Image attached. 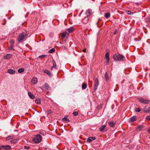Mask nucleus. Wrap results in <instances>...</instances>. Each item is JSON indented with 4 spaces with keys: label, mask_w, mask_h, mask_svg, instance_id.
<instances>
[{
    "label": "nucleus",
    "mask_w": 150,
    "mask_h": 150,
    "mask_svg": "<svg viewBox=\"0 0 150 150\" xmlns=\"http://www.w3.org/2000/svg\"><path fill=\"white\" fill-rule=\"evenodd\" d=\"M1 147L5 150H9L11 148V146L9 145L2 146Z\"/></svg>",
    "instance_id": "11"
},
{
    "label": "nucleus",
    "mask_w": 150,
    "mask_h": 150,
    "mask_svg": "<svg viewBox=\"0 0 150 150\" xmlns=\"http://www.w3.org/2000/svg\"><path fill=\"white\" fill-rule=\"evenodd\" d=\"M28 34L26 32H23L21 33L19 35L18 40V42L25 39L28 37Z\"/></svg>",
    "instance_id": "1"
},
{
    "label": "nucleus",
    "mask_w": 150,
    "mask_h": 150,
    "mask_svg": "<svg viewBox=\"0 0 150 150\" xmlns=\"http://www.w3.org/2000/svg\"><path fill=\"white\" fill-rule=\"evenodd\" d=\"M91 138L92 139V140H94L96 139V138L95 137H91Z\"/></svg>",
    "instance_id": "44"
},
{
    "label": "nucleus",
    "mask_w": 150,
    "mask_h": 150,
    "mask_svg": "<svg viewBox=\"0 0 150 150\" xmlns=\"http://www.w3.org/2000/svg\"><path fill=\"white\" fill-rule=\"evenodd\" d=\"M92 13V10L91 9H88L86 12V14L87 16H88Z\"/></svg>",
    "instance_id": "20"
},
{
    "label": "nucleus",
    "mask_w": 150,
    "mask_h": 150,
    "mask_svg": "<svg viewBox=\"0 0 150 150\" xmlns=\"http://www.w3.org/2000/svg\"><path fill=\"white\" fill-rule=\"evenodd\" d=\"M113 57L115 61H118V55H117L116 54H114L113 56Z\"/></svg>",
    "instance_id": "17"
},
{
    "label": "nucleus",
    "mask_w": 150,
    "mask_h": 150,
    "mask_svg": "<svg viewBox=\"0 0 150 150\" xmlns=\"http://www.w3.org/2000/svg\"><path fill=\"white\" fill-rule=\"evenodd\" d=\"M42 140V137L40 134L37 135L33 139V141L36 143H40Z\"/></svg>",
    "instance_id": "2"
},
{
    "label": "nucleus",
    "mask_w": 150,
    "mask_h": 150,
    "mask_svg": "<svg viewBox=\"0 0 150 150\" xmlns=\"http://www.w3.org/2000/svg\"><path fill=\"white\" fill-rule=\"evenodd\" d=\"M141 110L138 108H136L135 109V111L136 112H139Z\"/></svg>",
    "instance_id": "35"
},
{
    "label": "nucleus",
    "mask_w": 150,
    "mask_h": 150,
    "mask_svg": "<svg viewBox=\"0 0 150 150\" xmlns=\"http://www.w3.org/2000/svg\"><path fill=\"white\" fill-rule=\"evenodd\" d=\"M118 61L119 60H120L121 61H123L125 59V57L123 55L120 54L118 55Z\"/></svg>",
    "instance_id": "13"
},
{
    "label": "nucleus",
    "mask_w": 150,
    "mask_h": 150,
    "mask_svg": "<svg viewBox=\"0 0 150 150\" xmlns=\"http://www.w3.org/2000/svg\"><path fill=\"white\" fill-rule=\"evenodd\" d=\"M40 133L42 135H44L45 134L44 131H40Z\"/></svg>",
    "instance_id": "36"
},
{
    "label": "nucleus",
    "mask_w": 150,
    "mask_h": 150,
    "mask_svg": "<svg viewBox=\"0 0 150 150\" xmlns=\"http://www.w3.org/2000/svg\"><path fill=\"white\" fill-rule=\"evenodd\" d=\"M55 51V49L54 48H52L48 52L50 53H52L53 52H54Z\"/></svg>",
    "instance_id": "25"
},
{
    "label": "nucleus",
    "mask_w": 150,
    "mask_h": 150,
    "mask_svg": "<svg viewBox=\"0 0 150 150\" xmlns=\"http://www.w3.org/2000/svg\"><path fill=\"white\" fill-rule=\"evenodd\" d=\"M105 78L106 80H108L109 79V77L108 74V73L107 72H106L105 75Z\"/></svg>",
    "instance_id": "26"
},
{
    "label": "nucleus",
    "mask_w": 150,
    "mask_h": 150,
    "mask_svg": "<svg viewBox=\"0 0 150 150\" xmlns=\"http://www.w3.org/2000/svg\"><path fill=\"white\" fill-rule=\"evenodd\" d=\"M11 50H14V48H13V47H12V45H11Z\"/></svg>",
    "instance_id": "45"
},
{
    "label": "nucleus",
    "mask_w": 150,
    "mask_h": 150,
    "mask_svg": "<svg viewBox=\"0 0 150 150\" xmlns=\"http://www.w3.org/2000/svg\"><path fill=\"white\" fill-rule=\"evenodd\" d=\"M108 125L110 127H113L115 126V122L110 121L108 122Z\"/></svg>",
    "instance_id": "10"
},
{
    "label": "nucleus",
    "mask_w": 150,
    "mask_h": 150,
    "mask_svg": "<svg viewBox=\"0 0 150 150\" xmlns=\"http://www.w3.org/2000/svg\"><path fill=\"white\" fill-rule=\"evenodd\" d=\"M11 54H7L6 56H4V59H8L11 57Z\"/></svg>",
    "instance_id": "15"
},
{
    "label": "nucleus",
    "mask_w": 150,
    "mask_h": 150,
    "mask_svg": "<svg viewBox=\"0 0 150 150\" xmlns=\"http://www.w3.org/2000/svg\"><path fill=\"white\" fill-rule=\"evenodd\" d=\"M139 101L141 103L144 104H146L149 103V100H145L142 98H139Z\"/></svg>",
    "instance_id": "4"
},
{
    "label": "nucleus",
    "mask_w": 150,
    "mask_h": 150,
    "mask_svg": "<svg viewBox=\"0 0 150 150\" xmlns=\"http://www.w3.org/2000/svg\"><path fill=\"white\" fill-rule=\"evenodd\" d=\"M13 138V136H9L8 137L6 138V140H8L9 139H12Z\"/></svg>",
    "instance_id": "31"
},
{
    "label": "nucleus",
    "mask_w": 150,
    "mask_h": 150,
    "mask_svg": "<svg viewBox=\"0 0 150 150\" xmlns=\"http://www.w3.org/2000/svg\"><path fill=\"white\" fill-rule=\"evenodd\" d=\"M62 121L63 122H68L69 120L67 117H64L62 119Z\"/></svg>",
    "instance_id": "23"
},
{
    "label": "nucleus",
    "mask_w": 150,
    "mask_h": 150,
    "mask_svg": "<svg viewBox=\"0 0 150 150\" xmlns=\"http://www.w3.org/2000/svg\"><path fill=\"white\" fill-rule=\"evenodd\" d=\"M110 16V14L109 13H107L105 14L104 17L106 19L108 18Z\"/></svg>",
    "instance_id": "18"
},
{
    "label": "nucleus",
    "mask_w": 150,
    "mask_h": 150,
    "mask_svg": "<svg viewBox=\"0 0 150 150\" xmlns=\"http://www.w3.org/2000/svg\"><path fill=\"white\" fill-rule=\"evenodd\" d=\"M28 94L29 97L32 99H33L35 98V96L30 92H28Z\"/></svg>",
    "instance_id": "12"
},
{
    "label": "nucleus",
    "mask_w": 150,
    "mask_h": 150,
    "mask_svg": "<svg viewBox=\"0 0 150 150\" xmlns=\"http://www.w3.org/2000/svg\"><path fill=\"white\" fill-rule=\"evenodd\" d=\"M47 112L48 114H50L52 113L53 112L51 110H47Z\"/></svg>",
    "instance_id": "34"
},
{
    "label": "nucleus",
    "mask_w": 150,
    "mask_h": 150,
    "mask_svg": "<svg viewBox=\"0 0 150 150\" xmlns=\"http://www.w3.org/2000/svg\"><path fill=\"white\" fill-rule=\"evenodd\" d=\"M52 62L53 63V66L51 68V70H52L53 69H56V64L55 61L54 60H52Z\"/></svg>",
    "instance_id": "8"
},
{
    "label": "nucleus",
    "mask_w": 150,
    "mask_h": 150,
    "mask_svg": "<svg viewBox=\"0 0 150 150\" xmlns=\"http://www.w3.org/2000/svg\"><path fill=\"white\" fill-rule=\"evenodd\" d=\"M109 59H106V60L105 61V62L107 63L106 64L107 65H108V64H109Z\"/></svg>",
    "instance_id": "38"
},
{
    "label": "nucleus",
    "mask_w": 150,
    "mask_h": 150,
    "mask_svg": "<svg viewBox=\"0 0 150 150\" xmlns=\"http://www.w3.org/2000/svg\"><path fill=\"white\" fill-rule=\"evenodd\" d=\"M126 13H127V14H129V15L132 14L133 13L132 12L129 11H127Z\"/></svg>",
    "instance_id": "37"
},
{
    "label": "nucleus",
    "mask_w": 150,
    "mask_h": 150,
    "mask_svg": "<svg viewBox=\"0 0 150 150\" xmlns=\"http://www.w3.org/2000/svg\"><path fill=\"white\" fill-rule=\"evenodd\" d=\"M115 33H115V32H114V34H115Z\"/></svg>",
    "instance_id": "47"
},
{
    "label": "nucleus",
    "mask_w": 150,
    "mask_h": 150,
    "mask_svg": "<svg viewBox=\"0 0 150 150\" xmlns=\"http://www.w3.org/2000/svg\"><path fill=\"white\" fill-rule=\"evenodd\" d=\"M105 127V125H103L99 128V131L100 132H104V129Z\"/></svg>",
    "instance_id": "19"
},
{
    "label": "nucleus",
    "mask_w": 150,
    "mask_h": 150,
    "mask_svg": "<svg viewBox=\"0 0 150 150\" xmlns=\"http://www.w3.org/2000/svg\"><path fill=\"white\" fill-rule=\"evenodd\" d=\"M44 71L45 73L46 74L48 75H49V76H51V74L49 71H48L47 70H44Z\"/></svg>",
    "instance_id": "21"
},
{
    "label": "nucleus",
    "mask_w": 150,
    "mask_h": 150,
    "mask_svg": "<svg viewBox=\"0 0 150 150\" xmlns=\"http://www.w3.org/2000/svg\"><path fill=\"white\" fill-rule=\"evenodd\" d=\"M66 32H64L62 33V38H64L65 37L66 34Z\"/></svg>",
    "instance_id": "32"
},
{
    "label": "nucleus",
    "mask_w": 150,
    "mask_h": 150,
    "mask_svg": "<svg viewBox=\"0 0 150 150\" xmlns=\"http://www.w3.org/2000/svg\"><path fill=\"white\" fill-rule=\"evenodd\" d=\"M73 114L74 116H76L78 115V113L77 112H73Z\"/></svg>",
    "instance_id": "39"
},
{
    "label": "nucleus",
    "mask_w": 150,
    "mask_h": 150,
    "mask_svg": "<svg viewBox=\"0 0 150 150\" xmlns=\"http://www.w3.org/2000/svg\"><path fill=\"white\" fill-rule=\"evenodd\" d=\"M24 148L25 149H29L30 147L29 146H24Z\"/></svg>",
    "instance_id": "43"
},
{
    "label": "nucleus",
    "mask_w": 150,
    "mask_h": 150,
    "mask_svg": "<svg viewBox=\"0 0 150 150\" xmlns=\"http://www.w3.org/2000/svg\"><path fill=\"white\" fill-rule=\"evenodd\" d=\"M24 71V69L23 68H21L18 69V72L19 73L23 72Z\"/></svg>",
    "instance_id": "28"
},
{
    "label": "nucleus",
    "mask_w": 150,
    "mask_h": 150,
    "mask_svg": "<svg viewBox=\"0 0 150 150\" xmlns=\"http://www.w3.org/2000/svg\"><path fill=\"white\" fill-rule=\"evenodd\" d=\"M67 30L68 31L69 33H71L73 32L74 30V28L73 27H71L67 29Z\"/></svg>",
    "instance_id": "16"
},
{
    "label": "nucleus",
    "mask_w": 150,
    "mask_h": 150,
    "mask_svg": "<svg viewBox=\"0 0 150 150\" xmlns=\"http://www.w3.org/2000/svg\"><path fill=\"white\" fill-rule=\"evenodd\" d=\"M47 56L46 55H42L39 56L38 57V58H40V59H42L46 57Z\"/></svg>",
    "instance_id": "30"
},
{
    "label": "nucleus",
    "mask_w": 150,
    "mask_h": 150,
    "mask_svg": "<svg viewBox=\"0 0 150 150\" xmlns=\"http://www.w3.org/2000/svg\"><path fill=\"white\" fill-rule=\"evenodd\" d=\"M83 51L84 52H86V49H84L83 50Z\"/></svg>",
    "instance_id": "46"
},
{
    "label": "nucleus",
    "mask_w": 150,
    "mask_h": 150,
    "mask_svg": "<svg viewBox=\"0 0 150 150\" xmlns=\"http://www.w3.org/2000/svg\"><path fill=\"white\" fill-rule=\"evenodd\" d=\"M146 119L147 120L150 121V116H146Z\"/></svg>",
    "instance_id": "40"
},
{
    "label": "nucleus",
    "mask_w": 150,
    "mask_h": 150,
    "mask_svg": "<svg viewBox=\"0 0 150 150\" xmlns=\"http://www.w3.org/2000/svg\"><path fill=\"white\" fill-rule=\"evenodd\" d=\"M35 102L36 103L38 104H39L40 103V99L38 98L37 99L35 100Z\"/></svg>",
    "instance_id": "27"
},
{
    "label": "nucleus",
    "mask_w": 150,
    "mask_h": 150,
    "mask_svg": "<svg viewBox=\"0 0 150 150\" xmlns=\"http://www.w3.org/2000/svg\"><path fill=\"white\" fill-rule=\"evenodd\" d=\"M37 81L38 80L37 78L35 77H34L31 80V83H32L34 85L37 83Z\"/></svg>",
    "instance_id": "7"
},
{
    "label": "nucleus",
    "mask_w": 150,
    "mask_h": 150,
    "mask_svg": "<svg viewBox=\"0 0 150 150\" xmlns=\"http://www.w3.org/2000/svg\"><path fill=\"white\" fill-rule=\"evenodd\" d=\"M85 19L86 18H85L84 19H83V20H82L83 22V23H85V24H86V23H87L88 22L87 21H86H86L84 22V21L85 20Z\"/></svg>",
    "instance_id": "42"
},
{
    "label": "nucleus",
    "mask_w": 150,
    "mask_h": 150,
    "mask_svg": "<svg viewBox=\"0 0 150 150\" xmlns=\"http://www.w3.org/2000/svg\"><path fill=\"white\" fill-rule=\"evenodd\" d=\"M85 19L86 18H85L84 19H83V20H82L83 22V23H85V24H86V23H87L88 22L87 21H86H86L84 22V21L85 20Z\"/></svg>",
    "instance_id": "41"
},
{
    "label": "nucleus",
    "mask_w": 150,
    "mask_h": 150,
    "mask_svg": "<svg viewBox=\"0 0 150 150\" xmlns=\"http://www.w3.org/2000/svg\"><path fill=\"white\" fill-rule=\"evenodd\" d=\"M87 87V85L85 83H83L82 85V88L83 90L85 89Z\"/></svg>",
    "instance_id": "22"
},
{
    "label": "nucleus",
    "mask_w": 150,
    "mask_h": 150,
    "mask_svg": "<svg viewBox=\"0 0 150 150\" xmlns=\"http://www.w3.org/2000/svg\"><path fill=\"white\" fill-rule=\"evenodd\" d=\"M7 72L10 74H14L15 73V71L12 69H8V70Z\"/></svg>",
    "instance_id": "14"
},
{
    "label": "nucleus",
    "mask_w": 150,
    "mask_h": 150,
    "mask_svg": "<svg viewBox=\"0 0 150 150\" xmlns=\"http://www.w3.org/2000/svg\"><path fill=\"white\" fill-rule=\"evenodd\" d=\"M40 88L43 90L45 89L49 90L51 88L50 87L47 83H45V84L43 86H41Z\"/></svg>",
    "instance_id": "3"
},
{
    "label": "nucleus",
    "mask_w": 150,
    "mask_h": 150,
    "mask_svg": "<svg viewBox=\"0 0 150 150\" xmlns=\"http://www.w3.org/2000/svg\"><path fill=\"white\" fill-rule=\"evenodd\" d=\"M145 21L146 23H150V16H148L145 19Z\"/></svg>",
    "instance_id": "24"
},
{
    "label": "nucleus",
    "mask_w": 150,
    "mask_h": 150,
    "mask_svg": "<svg viewBox=\"0 0 150 150\" xmlns=\"http://www.w3.org/2000/svg\"><path fill=\"white\" fill-rule=\"evenodd\" d=\"M137 117L136 116H133L131 117L129 120V122H132L135 121L136 120Z\"/></svg>",
    "instance_id": "9"
},
{
    "label": "nucleus",
    "mask_w": 150,
    "mask_h": 150,
    "mask_svg": "<svg viewBox=\"0 0 150 150\" xmlns=\"http://www.w3.org/2000/svg\"><path fill=\"white\" fill-rule=\"evenodd\" d=\"M142 111L148 113L150 112V107H146L145 108H143L142 110Z\"/></svg>",
    "instance_id": "6"
},
{
    "label": "nucleus",
    "mask_w": 150,
    "mask_h": 150,
    "mask_svg": "<svg viewBox=\"0 0 150 150\" xmlns=\"http://www.w3.org/2000/svg\"><path fill=\"white\" fill-rule=\"evenodd\" d=\"M105 57L106 59H110L109 54L108 53H105Z\"/></svg>",
    "instance_id": "29"
},
{
    "label": "nucleus",
    "mask_w": 150,
    "mask_h": 150,
    "mask_svg": "<svg viewBox=\"0 0 150 150\" xmlns=\"http://www.w3.org/2000/svg\"><path fill=\"white\" fill-rule=\"evenodd\" d=\"M92 141V139L91 138V137H89L87 139V142H88L90 143Z\"/></svg>",
    "instance_id": "33"
},
{
    "label": "nucleus",
    "mask_w": 150,
    "mask_h": 150,
    "mask_svg": "<svg viewBox=\"0 0 150 150\" xmlns=\"http://www.w3.org/2000/svg\"><path fill=\"white\" fill-rule=\"evenodd\" d=\"M99 85V82H98V79L96 78L95 80L94 86V89L95 90H96Z\"/></svg>",
    "instance_id": "5"
}]
</instances>
